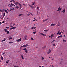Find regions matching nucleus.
I'll list each match as a JSON object with an SVG mask.
<instances>
[{"label":"nucleus","mask_w":67,"mask_h":67,"mask_svg":"<svg viewBox=\"0 0 67 67\" xmlns=\"http://www.w3.org/2000/svg\"><path fill=\"white\" fill-rule=\"evenodd\" d=\"M4 41H5L4 40H3L2 41V42H4Z\"/></svg>","instance_id":"nucleus-52"},{"label":"nucleus","mask_w":67,"mask_h":67,"mask_svg":"<svg viewBox=\"0 0 67 67\" xmlns=\"http://www.w3.org/2000/svg\"><path fill=\"white\" fill-rule=\"evenodd\" d=\"M9 33V31H7V34H8Z\"/></svg>","instance_id":"nucleus-27"},{"label":"nucleus","mask_w":67,"mask_h":67,"mask_svg":"<svg viewBox=\"0 0 67 67\" xmlns=\"http://www.w3.org/2000/svg\"><path fill=\"white\" fill-rule=\"evenodd\" d=\"M41 58H42V60H43V59H44V58H43V57H42Z\"/></svg>","instance_id":"nucleus-38"},{"label":"nucleus","mask_w":67,"mask_h":67,"mask_svg":"<svg viewBox=\"0 0 67 67\" xmlns=\"http://www.w3.org/2000/svg\"><path fill=\"white\" fill-rule=\"evenodd\" d=\"M52 67H54V66L52 65Z\"/></svg>","instance_id":"nucleus-64"},{"label":"nucleus","mask_w":67,"mask_h":67,"mask_svg":"<svg viewBox=\"0 0 67 67\" xmlns=\"http://www.w3.org/2000/svg\"><path fill=\"white\" fill-rule=\"evenodd\" d=\"M15 8H16V9H19V6H17L15 7Z\"/></svg>","instance_id":"nucleus-23"},{"label":"nucleus","mask_w":67,"mask_h":67,"mask_svg":"<svg viewBox=\"0 0 67 67\" xmlns=\"http://www.w3.org/2000/svg\"><path fill=\"white\" fill-rule=\"evenodd\" d=\"M9 43H13V42L11 41L10 42H9Z\"/></svg>","instance_id":"nucleus-41"},{"label":"nucleus","mask_w":67,"mask_h":67,"mask_svg":"<svg viewBox=\"0 0 67 67\" xmlns=\"http://www.w3.org/2000/svg\"><path fill=\"white\" fill-rule=\"evenodd\" d=\"M48 20V19L47 18L46 19H45L43 21V22H45V21H47Z\"/></svg>","instance_id":"nucleus-5"},{"label":"nucleus","mask_w":67,"mask_h":67,"mask_svg":"<svg viewBox=\"0 0 67 67\" xmlns=\"http://www.w3.org/2000/svg\"><path fill=\"white\" fill-rule=\"evenodd\" d=\"M51 37H54V34H52L51 35Z\"/></svg>","instance_id":"nucleus-19"},{"label":"nucleus","mask_w":67,"mask_h":67,"mask_svg":"<svg viewBox=\"0 0 67 67\" xmlns=\"http://www.w3.org/2000/svg\"><path fill=\"white\" fill-rule=\"evenodd\" d=\"M36 30H35V32H34L33 33L34 34H35V33H36V32H36Z\"/></svg>","instance_id":"nucleus-34"},{"label":"nucleus","mask_w":67,"mask_h":67,"mask_svg":"<svg viewBox=\"0 0 67 67\" xmlns=\"http://www.w3.org/2000/svg\"><path fill=\"white\" fill-rule=\"evenodd\" d=\"M46 47V46H44V47H42V49H44V48H45Z\"/></svg>","instance_id":"nucleus-15"},{"label":"nucleus","mask_w":67,"mask_h":67,"mask_svg":"<svg viewBox=\"0 0 67 67\" xmlns=\"http://www.w3.org/2000/svg\"><path fill=\"white\" fill-rule=\"evenodd\" d=\"M34 4H35V2H34V3H32V5H34Z\"/></svg>","instance_id":"nucleus-8"},{"label":"nucleus","mask_w":67,"mask_h":67,"mask_svg":"<svg viewBox=\"0 0 67 67\" xmlns=\"http://www.w3.org/2000/svg\"><path fill=\"white\" fill-rule=\"evenodd\" d=\"M51 51L50 49H49V51L47 52V54H49L51 53Z\"/></svg>","instance_id":"nucleus-4"},{"label":"nucleus","mask_w":67,"mask_h":67,"mask_svg":"<svg viewBox=\"0 0 67 67\" xmlns=\"http://www.w3.org/2000/svg\"><path fill=\"white\" fill-rule=\"evenodd\" d=\"M27 46H29V45H28L27 44H26V45H23V47H26Z\"/></svg>","instance_id":"nucleus-6"},{"label":"nucleus","mask_w":67,"mask_h":67,"mask_svg":"<svg viewBox=\"0 0 67 67\" xmlns=\"http://www.w3.org/2000/svg\"><path fill=\"white\" fill-rule=\"evenodd\" d=\"M3 17L1 18V19H3Z\"/></svg>","instance_id":"nucleus-63"},{"label":"nucleus","mask_w":67,"mask_h":67,"mask_svg":"<svg viewBox=\"0 0 67 67\" xmlns=\"http://www.w3.org/2000/svg\"><path fill=\"white\" fill-rule=\"evenodd\" d=\"M5 12H4L3 14V18H4V16H5Z\"/></svg>","instance_id":"nucleus-18"},{"label":"nucleus","mask_w":67,"mask_h":67,"mask_svg":"<svg viewBox=\"0 0 67 67\" xmlns=\"http://www.w3.org/2000/svg\"><path fill=\"white\" fill-rule=\"evenodd\" d=\"M1 21L0 20V25L1 24Z\"/></svg>","instance_id":"nucleus-54"},{"label":"nucleus","mask_w":67,"mask_h":67,"mask_svg":"<svg viewBox=\"0 0 67 67\" xmlns=\"http://www.w3.org/2000/svg\"><path fill=\"white\" fill-rule=\"evenodd\" d=\"M15 28H16V27H12L11 28V29H15Z\"/></svg>","instance_id":"nucleus-22"},{"label":"nucleus","mask_w":67,"mask_h":67,"mask_svg":"<svg viewBox=\"0 0 67 67\" xmlns=\"http://www.w3.org/2000/svg\"><path fill=\"white\" fill-rule=\"evenodd\" d=\"M25 52H26V54H27L28 53H27V50H25Z\"/></svg>","instance_id":"nucleus-33"},{"label":"nucleus","mask_w":67,"mask_h":67,"mask_svg":"<svg viewBox=\"0 0 67 67\" xmlns=\"http://www.w3.org/2000/svg\"><path fill=\"white\" fill-rule=\"evenodd\" d=\"M6 29H9V27H6Z\"/></svg>","instance_id":"nucleus-59"},{"label":"nucleus","mask_w":67,"mask_h":67,"mask_svg":"<svg viewBox=\"0 0 67 67\" xmlns=\"http://www.w3.org/2000/svg\"><path fill=\"white\" fill-rule=\"evenodd\" d=\"M49 58H50V59H52V57H49Z\"/></svg>","instance_id":"nucleus-45"},{"label":"nucleus","mask_w":67,"mask_h":67,"mask_svg":"<svg viewBox=\"0 0 67 67\" xmlns=\"http://www.w3.org/2000/svg\"><path fill=\"white\" fill-rule=\"evenodd\" d=\"M36 27H33L32 28V29H36Z\"/></svg>","instance_id":"nucleus-17"},{"label":"nucleus","mask_w":67,"mask_h":67,"mask_svg":"<svg viewBox=\"0 0 67 67\" xmlns=\"http://www.w3.org/2000/svg\"><path fill=\"white\" fill-rule=\"evenodd\" d=\"M23 46H21L20 48V51H21L22 50V47H23Z\"/></svg>","instance_id":"nucleus-21"},{"label":"nucleus","mask_w":67,"mask_h":67,"mask_svg":"<svg viewBox=\"0 0 67 67\" xmlns=\"http://www.w3.org/2000/svg\"><path fill=\"white\" fill-rule=\"evenodd\" d=\"M30 15V14H27L28 16H29V15Z\"/></svg>","instance_id":"nucleus-53"},{"label":"nucleus","mask_w":67,"mask_h":67,"mask_svg":"<svg viewBox=\"0 0 67 67\" xmlns=\"http://www.w3.org/2000/svg\"><path fill=\"white\" fill-rule=\"evenodd\" d=\"M9 5H10L9 6L10 7H12V6L11 5V4H10L8 5V6H9Z\"/></svg>","instance_id":"nucleus-29"},{"label":"nucleus","mask_w":67,"mask_h":67,"mask_svg":"<svg viewBox=\"0 0 67 67\" xmlns=\"http://www.w3.org/2000/svg\"><path fill=\"white\" fill-rule=\"evenodd\" d=\"M30 13V14H31V15H32L33 16V15H32L33 14H32V13Z\"/></svg>","instance_id":"nucleus-39"},{"label":"nucleus","mask_w":67,"mask_h":67,"mask_svg":"<svg viewBox=\"0 0 67 67\" xmlns=\"http://www.w3.org/2000/svg\"><path fill=\"white\" fill-rule=\"evenodd\" d=\"M61 33H62V32H60V33H59V35L60 34H61Z\"/></svg>","instance_id":"nucleus-55"},{"label":"nucleus","mask_w":67,"mask_h":67,"mask_svg":"<svg viewBox=\"0 0 67 67\" xmlns=\"http://www.w3.org/2000/svg\"><path fill=\"white\" fill-rule=\"evenodd\" d=\"M19 5L20 6V8H21L22 7V5H21V4H20V3H18Z\"/></svg>","instance_id":"nucleus-9"},{"label":"nucleus","mask_w":67,"mask_h":67,"mask_svg":"<svg viewBox=\"0 0 67 67\" xmlns=\"http://www.w3.org/2000/svg\"><path fill=\"white\" fill-rule=\"evenodd\" d=\"M60 11V7L57 10L58 11Z\"/></svg>","instance_id":"nucleus-20"},{"label":"nucleus","mask_w":67,"mask_h":67,"mask_svg":"<svg viewBox=\"0 0 67 67\" xmlns=\"http://www.w3.org/2000/svg\"><path fill=\"white\" fill-rule=\"evenodd\" d=\"M34 21H37V20H36L35 18H34Z\"/></svg>","instance_id":"nucleus-24"},{"label":"nucleus","mask_w":67,"mask_h":67,"mask_svg":"<svg viewBox=\"0 0 67 67\" xmlns=\"http://www.w3.org/2000/svg\"><path fill=\"white\" fill-rule=\"evenodd\" d=\"M6 64H8V61H6Z\"/></svg>","instance_id":"nucleus-48"},{"label":"nucleus","mask_w":67,"mask_h":67,"mask_svg":"<svg viewBox=\"0 0 67 67\" xmlns=\"http://www.w3.org/2000/svg\"><path fill=\"white\" fill-rule=\"evenodd\" d=\"M54 25H55V24H51V26H54Z\"/></svg>","instance_id":"nucleus-32"},{"label":"nucleus","mask_w":67,"mask_h":67,"mask_svg":"<svg viewBox=\"0 0 67 67\" xmlns=\"http://www.w3.org/2000/svg\"><path fill=\"white\" fill-rule=\"evenodd\" d=\"M20 56L22 58H23V56L22 55V54H21Z\"/></svg>","instance_id":"nucleus-43"},{"label":"nucleus","mask_w":67,"mask_h":67,"mask_svg":"<svg viewBox=\"0 0 67 67\" xmlns=\"http://www.w3.org/2000/svg\"><path fill=\"white\" fill-rule=\"evenodd\" d=\"M60 25V23H59V22L57 26H58Z\"/></svg>","instance_id":"nucleus-7"},{"label":"nucleus","mask_w":67,"mask_h":67,"mask_svg":"<svg viewBox=\"0 0 67 67\" xmlns=\"http://www.w3.org/2000/svg\"><path fill=\"white\" fill-rule=\"evenodd\" d=\"M4 40L5 41V40H6V39L5 38H4Z\"/></svg>","instance_id":"nucleus-47"},{"label":"nucleus","mask_w":67,"mask_h":67,"mask_svg":"<svg viewBox=\"0 0 67 67\" xmlns=\"http://www.w3.org/2000/svg\"><path fill=\"white\" fill-rule=\"evenodd\" d=\"M63 37V36H62V35H60V36H59L58 37V38H60V37L62 38Z\"/></svg>","instance_id":"nucleus-12"},{"label":"nucleus","mask_w":67,"mask_h":67,"mask_svg":"<svg viewBox=\"0 0 67 67\" xmlns=\"http://www.w3.org/2000/svg\"><path fill=\"white\" fill-rule=\"evenodd\" d=\"M1 59H2V60H3V57H1Z\"/></svg>","instance_id":"nucleus-35"},{"label":"nucleus","mask_w":67,"mask_h":67,"mask_svg":"<svg viewBox=\"0 0 67 67\" xmlns=\"http://www.w3.org/2000/svg\"><path fill=\"white\" fill-rule=\"evenodd\" d=\"M15 23H15L13 25H15Z\"/></svg>","instance_id":"nucleus-56"},{"label":"nucleus","mask_w":67,"mask_h":67,"mask_svg":"<svg viewBox=\"0 0 67 67\" xmlns=\"http://www.w3.org/2000/svg\"><path fill=\"white\" fill-rule=\"evenodd\" d=\"M40 34L41 35H42L43 36H46V35L44 34H43V33H40Z\"/></svg>","instance_id":"nucleus-1"},{"label":"nucleus","mask_w":67,"mask_h":67,"mask_svg":"<svg viewBox=\"0 0 67 67\" xmlns=\"http://www.w3.org/2000/svg\"><path fill=\"white\" fill-rule=\"evenodd\" d=\"M57 34L58 35H59V32H58V33H57Z\"/></svg>","instance_id":"nucleus-50"},{"label":"nucleus","mask_w":67,"mask_h":67,"mask_svg":"<svg viewBox=\"0 0 67 67\" xmlns=\"http://www.w3.org/2000/svg\"><path fill=\"white\" fill-rule=\"evenodd\" d=\"M51 60H54V59H51Z\"/></svg>","instance_id":"nucleus-60"},{"label":"nucleus","mask_w":67,"mask_h":67,"mask_svg":"<svg viewBox=\"0 0 67 67\" xmlns=\"http://www.w3.org/2000/svg\"><path fill=\"white\" fill-rule=\"evenodd\" d=\"M11 4L12 6L13 5H14V4L11 3Z\"/></svg>","instance_id":"nucleus-44"},{"label":"nucleus","mask_w":67,"mask_h":67,"mask_svg":"<svg viewBox=\"0 0 67 67\" xmlns=\"http://www.w3.org/2000/svg\"><path fill=\"white\" fill-rule=\"evenodd\" d=\"M65 12V9H64V10H63V13H64Z\"/></svg>","instance_id":"nucleus-28"},{"label":"nucleus","mask_w":67,"mask_h":67,"mask_svg":"<svg viewBox=\"0 0 67 67\" xmlns=\"http://www.w3.org/2000/svg\"><path fill=\"white\" fill-rule=\"evenodd\" d=\"M19 3L16 2V3H15V5H18V4Z\"/></svg>","instance_id":"nucleus-14"},{"label":"nucleus","mask_w":67,"mask_h":67,"mask_svg":"<svg viewBox=\"0 0 67 67\" xmlns=\"http://www.w3.org/2000/svg\"><path fill=\"white\" fill-rule=\"evenodd\" d=\"M61 9H62V8H61L60 9V10H61Z\"/></svg>","instance_id":"nucleus-61"},{"label":"nucleus","mask_w":67,"mask_h":67,"mask_svg":"<svg viewBox=\"0 0 67 67\" xmlns=\"http://www.w3.org/2000/svg\"><path fill=\"white\" fill-rule=\"evenodd\" d=\"M37 10H39V7L38 6L37 8Z\"/></svg>","instance_id":"nucleus-30"},{"label":"nucleus","mask_w":67,"mask_h":67,"mask_svg":"<svg viewBox=\"0 0 67 67\" xmlns=\"http://www.w3.org/2000/svg\"><path fill=\"white\" fill-rule=\"evenodd\" d=\"M26 38H27V35H25L24 36V40H27Z\"/></svg>","instance_id":"nucleus-2"},{"label":"nucleus","mask_w":67,"mask_h":67,"mask_svg":"<svg viewBox=\"0 0 67 67\" xmlns=\"http://www.w3.org/2000/svg\"><path fill=\"white\" fill-rule=\"evenodd\" d=\"M49 37L50 38L51 37V39H52V36H49Z\"/></svg>","instance_id":"nucleus-36"},{"label":"nucleus","mask_w":67,"mask_h":67,"mask_svg":"<svg viewBox=\"0 0 67 67\" xmlns=\"http://www.w3.org/2000/svg\"><path fill=\"white\" fill-rule=\"evenodd\" d=\"M27 50V49H26V48H24L23 49V51H26V50Z\"/></svg>","instance_id":"nucleus-16"},{"label":"nucleus","mask_w":67,"mask_h":67,"mask_svg":"<svg viewBox=\"0 0 67 67\" xmlns=\"http://www.w3.org/2000/svg\"><path fill=\"white\" fill-rule=\"evenodd\" d=\"M53 45L54 46H55V44H53Z\"/></svg>","instance_id":"nucleus-49"},{"label":"nucleus","mask_w":67,"mask_h":67,"mask_svg":"<svg viewBox=\"0 0 67 67\" xmlns=\"http://www.w3.org/2000/svg\"><path fill=\"white\" fill-rule=\"evenodd\" d=\"M4 31H5V32H7V30L6 29H5L4 30Z\"/></svg>","instance_id":"nucleus-31"},{"label":"nucleus","mask_w":67,"mask_h":67,"mask_svg":"<svg viewBox=\"0 0 67 67\" xmlns=\"http://www.w3.org/2000/svg\"><path fill=\"white\" fill-rule=\"evenodd\" d=\"M22 15H23V14H20L19 15H18V16H22Z\"/></svg>","instance_id":"nucleus-13"},{"label":"nucleus","mask_w":67,"mask_h":67,"mask_svg":"<svg viewBox=\"0 0 67 67\" xmlns=\"http://www.w3.org/2000/svg\"><path fill=\"white\" fill-rule=\"evenodd\" d=\"M10 2H12V0H11L10 1Z\"/></svg>","instance_id":"nucleus-58"},{"label":"nucleus","mask_w":67,"mask_h":67,"mask_svg":"<svg viewBox=\"0 0 67 67\" xmlns=\"http://www.w3.org/2000/svg\"><path fill=\"white\" fill-rule=\"evenodd\" d=\"M37 15L38 14V11H37Z\"/></svg>","instance_id":"nucleus-40"},{"label":"nucleus","mask_w":67,"mask_h":67,"mask_svg":"<svg viewBox=\"0 0 67 67\" xmlns=\"http://www.w3.org/2000/svg\"><path fill=\"white\" fill-rule=\"evenodd\" d=\"M9 40H11V39H12V37L11 36L9 37Z\"/></svg>","instance_id":"nucleus-10"},{"label":"nucleus","mask_w":67,"mask_h":67,"mask_svg":"<svg viewBox=\"0 0 67 67\" xmlns=\"http://www.w3.org/2000/svg\"><path fill=\"white\" fill-rule=\"evenodd\" d=\"M3 10L0 9V12H3Z\"/></svg>","instance_id":"nucleus-26"},{"label":"nucleus","mask_w":67,"mask_h":67,"mask_svg":"<svg viewBox=\"0 0 67 67\" xmlns=\"http://www.w3.org/2000/svg\"><path fill=\"white\" fill-rule=\"evenodd\" d=\"M31 39L32 40H33H33H34V39L32 37L31 38Z\"/></svg>","instance_id":"nucleus-42"},{"label":"nucleus","mask_w":67,"mask_h":67,"mask_svg":"<svg viewBox=\"0 0 67 67\" xmlns=\"http://www.w3.org/2000/svg\"><path fill=\"white\" fill-rule=\"evenodd\" d=\"M63 42H66V40H64L63 39Z\"/></svg>","instance_id":"nucleus-37"},{"label":"nucleus","mask_w":67,"mask_h":67,"mask_svg":"<svg viewBox=\"0 0 67 67\" xmlns=\"http://www.w3.org/2000/svg\"><path fill=\"white\" fill-rule=\"evenodd\" d=\"M54 41H55V40H54L52 42H54Z\"/></svg>","instance_id":"nucleus-57"},{"label":"nucleus","mask_w":67,"mask_h":67,"mask_svg":"<svg viewBox=\"0 0 67 67\" xmlns=\"http://www.w3.org/2000/svg\"><path fill=\"white\" fill-rule=\"evenodd\" d=\"M49 31V29H48L47 30H44V32H47V31Z\"/></svg>","instance_id":"nucleus-11"},{"label":"nucleus","mask_w":67,"mask_h":67,"mask_svg":"<svg viewBox=\"0 0 67 67\" xmlns=\"http://www.w3.org/2000/svg\"><path fill=\"white\" fill-rule=\"evenodd\" d=\"M15 67H19V66H14Z\"/></svg>","instance_id":"nucleus-51"},{"label":"nucleus","mask_w":67,"mask_h":67,"mask_svg":"<svg viewBox=\"0 0 67 67\" xmlns=\"http://www.w3.org/2000/svg\"><path fill=\"white\" fill-rule=\"evenodd\" d=\"M2 23H4V21H3L2 22Z\"/></svg>","instance_id":"nucleus-46"},{"label":"nucleus","mask_w":67,"mask_h":67,"mask_svg":"<svg viewBox=\"0 0 67 67\" xmlns=\"http://www.w3.org/2000/svg\"><path fill=\"white\" fill-rule=\"evenodd\" d=\"M21 40L20 39H18L16 40V41L17 42H19V41H21Z\"/></svg>","instance_id":"nucleus-3"},{"label":"nucleus","mask_w":67,"mask_h":67,"mask_svg":"<svg viewBox=\"0 0 67 67\" xmlns=\"http://www.w3.org/2000/svg\"><path fill=\"white\" fill-rule=\"evenodd\" d=\"M6 12V13H8V12L7 11V10H4Z\"/></svg>","instance_id":"nucleus-25"},{"label":"nucleus","mask_w":67,"mask_h":67,"mask_svg":"<svg viewBox=\"0 0 67 67\" xmlns=\"http://www.w3.org/2000/svg\"><path fill=\"white\" fill-rule=\"evenodd\" d=\"M23 5H24V6H25V4H23Z\"/></svg>","instance_id":"nucleus-62"}]
</instances>
